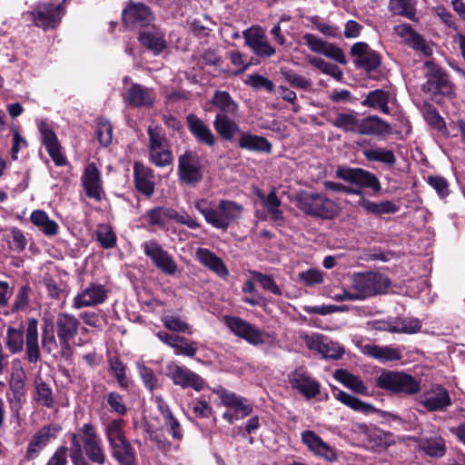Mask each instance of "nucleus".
Here are the masks:
<instances>
[{
	"mask_svg": "<svg viewBox=\"0 0 465 465\" xmlns=\"http://www.w3.org/2000/svg\"><path fill=\"white\" fill-rule=\"evenodd\" d=\"M245 84L255 90L264 89L269 93H272L275 87L272 80L259 74H252L248 75Z\"/></svg>",
	"mask_w": 465,
	"mask_h": 465,
	"instance_id": "338daca9",
	"label": "nucleus"
},
{
	"mask_svg": "<svg viewBox=\"0 0 465 465\" xmlns=\"http://www.w3.org/2000/svg\"><path fill=\"white\" fill-rule=\"evenodd\" d=\"M186 122L190 133L193 135L198 143L204 144L209 147H213L216 144L217 138L210 129L209 125L196 114H189L186 116Z\"/></svg>",
	"mask_w": 465,
	"mask_h": 465,
	"instance_id": "bb28decb",
	"label": "nucleus"
},
{
	"mask_svg": "<svg viewBox=\"0 0 465 465\" xmlns=\"http://www.w3.org/2000/svg\"><path fill=\"white\" fill-rule=\"evenodd\" d=\"M419 446L428 456L434 458L443 457L447 450L445 440L439 435L422 438Z\"/></svg>",
	"mask_w": 465,
	"mask_h": 465,
	"instance_id": "ea45409f",
	"label": "nucleus"
},
{
	"mask_svg": "<svg viewBox=\"0 0 465 465\" xmlns=\"http://www.w3.org/2000/svg\"><path fill=\"white\" fill-rule=\"evenodd\" d=\"M335 176L344 182L355 184L360 188L343 184L342 192L345 194L363 195L361 188L371 189L374 193L381 190V183L377 176L361 168H351L340 166L335 171Z\"/></svg>",
	"mask_w": 465,
	"mask_h": 465,
	"instance_id": "7ed1b4c3",
	"label": "nucleus"
},
{
	"mask_svg": "<svg viewBox=\"0 0 465 465\" xmlns=\"http://www.w3.org/2000/svg\"><path fill=\"white\" fill-rule=\"evenodd\" d=\"M377 385L381 389L406 395L416 394L420 391L419 381L400 371H383L377 378Z\"/></svg>",
	"mask_w": 465,
	"mask_h": 465,
	"instance_id": "423d86ee",
	"label": "nucleus"
},
{
	"mask_svg": "<svg viewBox=\"0 0 465 465\" xmlns=\"http://www.w3.org/2000/svg\"><path fill=\"white\" fill-rule=\"evenodd\" d=\"M139 41L154 54H159L166 48L164 33L154 24L139 32Z\"/></svg>",
	"mask_w": 465,
	"mask_h": 465,
	"instance_id": "cd10ccee",
	"label": "nucleus"
},
{
	"mask_svg": "<svg viewBox=\"0 0 465 465\" xmlns=\"http://www.w3.org/2000/svg\"><path fill=\"white\" fill-rule=\"evenodd\" d=\"M308 62L312 66L321 70L323 74L331 75L338 81L342 79V72L336 64L328 63L322 58L317 56H309Z\"/></svg>",
	"mask_w": 465,
	"mask_h": 465,
	"instance_id": "4d7b16f0",
	"label": "nucleus"
},
{
	"mask_svg": "<svg viewBox=\"0 0 465 465\" xmlns=\"http://www.w3.org/2000/svg\"><path fill=\"white\" fill-rule=\"evenodd\" d=\"M211 102L219 110L218 114L234 115L238 110L237 104L225 91H215Z\"/></svg>",
	"mask_w": 465,
	"mask_h": 465,
	"instance_id": "37998d69",
	"label": "nucleus"
},
{
	"mask_svg": "<svg viewBox=\"0 0 465 465\" xmlns=\"http://www.w3.org/2000/svg\"><path fill=\"white\" fill-rule=\"evenodd\" d=\"M52 323H54V331L61 349L70 350L71 341L78 332L80 325L78 319L73 314L59 312L55 319L52 316Z\"/></svg>",
	"mask_w": 465,
	"mask_h": 465,
	"instance_id": "9b49d317",
	"label": "nucleus"
},
{
	"mask_svg": "<svg viewBox=\"0 0 465 465\" xmlns=\"http://www.w3.org/2000/svg\"><path fill=\"white\" fill-rule=\"evenodd\" d=\"M124 425L125 421L123 419L113 420L106 424L104 432L109 446L126 440L124 431Z\"/></svg>",
	"mask_w": 465,
	"mask_h": 465,
	"instance_id": "3c124183",
	"label": "nucleus"
},
{
	"mask_svg": "<svg viewBox=\"0 0 465 465\" xmlns=\"http://www.w3.org/2000/svg\"><path fill=\"white\" fill-rule=\"evenodd\" d=\"M31 223L36 226L45 236L51 237L58 233V224L49 218L42 210H35L30 215Z\"/></svg>",
	"mask_w": 465,
	"mask_h": 465,
	"instance_id": "4c0bfd02",
	"label": "nucleus"
},
{
	"mask_svg": "<svg viewBox=\"0 0 465 465\" xmlns=\"http://www.w3.org/2000/svg\"><path fill=\"white\" fill-rule=\"evenodd\" d=\"M420 404L429 411H445L452 404V401L449 391L437 385L422 394Z\"/></svg>",
	"mask_w": 465,
	"mask_h": 465,
	"instance_id": "5701e85b",
	"label": "nucleus"
},
{
	"mask_svg": "<svg viewBox=\"0 0 465 465\" xmlns=\"http://www.w3.org/2000/svg\"><path fill=\"white\" fill-rule=\"evenodd\" d=\"M302 442L315 456L328 462H333L338 459L334 449L322 440L313 430H304L301 434Z\"/></svg>",
	"mask_w": 465,
	"mask_h": 465,
	"instance_id": "412c9836",
	"label": "nucleus"
},
{
	"mask_svg": "<svg viewBox=\"0 0 465 465\" xmlns=\"http://www.w3.org/2000/svg\"><path fill=\"white\" fill-rule=\"evenodd\" d=\"M177 173L179 181L183 183L195 186L204 177V167L199 154L191 150H186L178 158Z\"/></svg>",
	"mask_w": 465,
	"mask_h": 465,
	"instance_id": "0eeeda50",
	"label": "nucleus"
},
{
	"mask_svg": "<svg viewBox=\"0 0 465 465\" xmlns=\"http://www.w3.org/2000/svg\"><path fill=\"white\" fill-rule=\"evenodd\" d=\"M83 185L86 195L97 201L102 197V186L100 173L94 163H89L82 177Z\"/></svg>",
	"mask_w": 465,
	"mask_h": 465,
	"instance_id": "72a5a7b5",
	"label": "nucleus"
},
{
	"mask_svg": "<svg viewBox=\"0 0 465 465\" xmlns=\"http://www.w3.org/2000/svg\"><path fill=\"white\" fill-rule=\"evenodd\" d=\"M232 116L217 114L213 123L217 134L225 141H232L236 134H241L242 133L238 124Z\"/></svg>",
	"mask_w": 465,
	"mask_h": 465,
	"instance_id": "f704fd0d",
	"label": "nucleus"
},
{
	"mask_svg": "<svg viewBox=\"0 0 465 465\" xmlns=\"http://www.w3.org/2000/svg\"><path fill=\"white\" fill-rule=\"evenodd\" d=\"M335 378L352 391L362 395L368 394L367 387L358 376L347 371L339 370L335 373Z\"/></svg>",
	"mask_w": 465,
	"mask_h": 465,
	"instance_id": "c03bdc74",
	"label": "nucleus"
},
{
	"mask_svg": "<svg viewBox=\"0 0 465 465\" xmlns=\"http://www.w3.org/2000/svg\"><path fill=\"white\" fill-rule=\"evenodd\" d=\"M58 429L52 424L44 426L41 428L32 438L30 440L27 450H26V459L33 460L38 456L40 450H42L50 441L51 439H54L56 437V432Z\"/></svg>",
	"mask_w": 465,
	"mask_h": 465,
	"instance_id": "c85d7f7f",
	"label": "nucleus"
},
{
	"mask_svg": "<svg viewBox=\"0 0 465 465\" xmlns=\"http://www.w3.org/2000/svg\"><path fill=\"white\" fill-rule=\"evenodd\" d=\"M112 451V456L121 465H134L136 462V456L134 448L129 440L126 439L123 441L109 446Z\"/></svg>",
	"mask_w": 465,
	"mask_h": 465,
	"instance_id": "58836bf2",
	"label": "nucleus"
},
{
	"mask_svg": "<svg viewBox=\"0 0 465 465\" xmlns=\"http://www.w3.org/2000/svg\"><path fill=\"white\" fill-rule=\"evenodd\" d=\"M216 393L221 399L222 403L233 411L232 412L226 411L223 414V418L230 424L233 423L234 420L243 419L252 413V407L246 399L233 392H229L224 389L217 390Z\"/></svg>",
	"mask_w": 465,
	"mask_h": 465,
	"instance_id": "f8f14e48",
	"label": "nucleus"
},
{
	"mask_svg": "<svg viewBox=\"0 0 465 465\" xmlns=\"http://www.w3.org/2000/svg\"><path fill=\"white\" fill-rule=\"evenodd\" d=\"M302 40L312 52L323 54L341 64L347 63L343 51L334 44L323 41L317 35L310 33L304 34Z\"/></svg>",
	"mask_w": 465,
	"mask_h": 465,
	"instance_id": "a211bd4d",
	"label": "nucleus"
},
{
	"mask_svg": "<svg viewBox=\"0 0 465 465\" xmlns=\"http://www.w3.org/2000/svg\"><path fill=\"white\" fill-rule=\"evenodd\" d=\"M149 158L159 168L166 167L173 161V153L168 147L149 150Z\"/></svg>",
	"mask_w": 465,
	"mask_h": 465,
	"instance_id": "052dcab7",
	"label": "nucleus"
},
{
	"mask_svg": "<svg viewBox=\"0 0 465 465\" xmlns=\"http://www.w3.org/2000/svg\"><path fill=\"white\" fill-rule=\"evenodd\" d=\"M25 371L19 359L12 361V371L8 381L12 396L8 397L11 411L18 416L25 395Z\"/></svg>",
	"mask_w": 465,
	"mask_h": 465,
	"instance_id": "1a4fd4ad",
	"label": "nucleus"
},
{
	"mask_svg": "<svg viewBox=\"0 0 465 465\" xmlns=\"http://www.w3.org/2000/svg\"><path fill=\"white\" fill-rule=\"evenodd\" d=\"M166 376L174 385L183 389L192 388L200 391L205 387V381L200 375L175 361L167 363Z\"/></svg>",
	"mask_w": 465,
	"mask_h": 465,
	"instance_id": "9d476101",
	"label": "nucleus"
},
{
	"mask_svg": "<svg viewBox=\"0 0 465 465\" xmlns=\"http://www.w3.org/2000/svg\"><path fill=\"white\" fill-rule=\"evenodd\" d=\"M96 236L101 246L104 249L114 248L116 244V235L108 225H99L96 231Z\"/></svg>",
	"mask_w": 465,
	"mask_h": 465,
	"instance_id": "69168bd1",
	"label": "nucleus"
},
{
	"mask_svg": "<svg viewBox=\"0 0 465 465\" xmlns=\"http://www.w3.org/2000/svg\"><path fill=\"white\" fill-rule=\"evenodd\" d=\"M194 207L207 223L223 231H226L232 223L242 219L244 211L242 204L225 199L220 200L216 206L207 199H200L194 203Z\"/></svg>",
	"mask_w": 465,
	"mask_h": 465,
	"instance_id": "f257e3e1",
	"label": "nucleus"
},
{
	"mask_svg": "<svg viewBox=\"0 0 465 465\" xmlns=\"http://www.w3.org/2000/svg\"><path fill=\"white\" fill-rule=\"evenodd\" d=\"M125 101L134 107H147L153 104L154 95L152 90L134 84L129 88Z\"/></svg>",
	"mask_w": 465,
	"mask_h": 465,
	"instance_id": "c9c22d12",
	"label": "nucleus"
},
{
	"mask_svg": "<svg viewBox=\"0 0 465 465\" xmlns=\"http://www.w3.org/2000/svg\"><path fill=\"white\" fill-rule=\"evenodd\" d=\"M82 433L84 455L86 460L97 465H104L107 460L106 453L103 445V440L96 433L95 429L91 423H84L80 428Z\"/></svg>",
	"mask_w": 465,
	"mask_h": 465,
	"instance_id": "6e6552de",
	"label": "nucleus"
},
{
	"mask_svg": "<svg viewBox=\"0 0 465 465\" xmlns=\"http://www.w3.org/2000/svg\"><path fill=\"white\" fill-rule=\"evenodd\" d=\"M334 396L336 400L355 411L367 414L374 411L371 404L364 402L343 391H339Z\"/></svg>",
	"mask_w": 465,
	"mask_h": 465,
	"instance_id": "de8ad7c7",
	"label": "nucleus"
},
{
	"mask_svg": "<svg viewBox=\"0 0 465 465\" xmlns=\"http://www.w3.org/2000/svg\"><path fill=\"white\" fill-rule=\"evenodd\" d=\"M34 400L37 404L52 409L54 406V397L51 386L41 378L35 381Z\"/></svg>",
	"mask_w": 465,
	"mask_h": 465,
	"instance_id": "a19ab883",
	"label": "nucleus"
},
{
	"mask_svg": "<svg viewBox=\"0 0 465 465\" xmlns=\"http://www.w3.org/2000/svg\"><path fill=\"white\" fill-rule=\"evenodd\" d=\"M172 213L173 208L158 206L150 209L146 213V217L150 225L163 227L167 221L171 220Z\"/></svg>",
	"mask_w": 465,
	"mask_h": 465,
	"instance_id": "5fc2aeb1",
	"label": "nucleus"
},
{
	"mask_svg": "<svg viewBox=\"0 0 465 465\" xmlns=\"http://www.w3.org/2000/svg\"><path fill=\"white\" fill-rule=\"evenodd\" d=\"M25 357L30 363H36L41 359L37 321L29 319L25 330Z\"/></svg>",
	"mask_w": 465,
	"mask_h": 465,
	"instance_id": "c756f323",
	"label": "nucleus"
},
{
	"mask_svg": "<svg viewBox=\"0 0 465 465\" xmlns=\"http://www.w3.org/2000/svg\"><path fill=\"white\" fill-rule=\"evenodd\" d=\"M388 8L394 15L415 20L416 9L411 0H389Z\"/></svg>",
	"mask_w": 465,
	"mask_h": 465,
	"instance_id": "603ef678",
	"label": "nucleus"
},
{
	"mask_svg": "<svg viewBox=\"0 0 465 465\" xmlns=\"http://www.w3.org/2000/svg\"><path fill=\"white\" fill-rule=\"evenodd\" d=\"M289 382L293 389L309 400L320 393V383L302 367L295 369L289 375Z\"/></svg>",
	"mask_w": 465,
	"mask_h": 465,
	"instance_id": "6ab92c4d",
	"label": "nucleus"
},
{
	"mask_svg": "<svg viewBox=\"0 0 465 465\" xmlns=\"http://www.w3.org/2000/svg\"><path fill=\"white\" fill-rule=\"evenodd\" d=\"M395 34L411 48L420 51L426 56L432 54V48L427 41L409 24H401L394 27Z\"/></svg>",
	"mask_w": 465,
	"mask_h": 465,
	"instance_id": "a878e982",
	"label": "nucleus"
},
{
	"mask_svg": "<svg viewBox=\"0 0 465 465\" xmlns=\"http://www.w3.org/2000/svg\"><path fill=\"white\" fill-rule=\"evenodd\" d=\"M366 211L373 214L394 213L398 211V207L391 201L374 203L362 197L359 202Z\"/></svg>",
	"mask_w": 465,
	"mask_h": 465,
	"instance_id": "864d4df0",
	"label": "nucleus"
},
{
	"mask_svg": "<svg viewBox=\"0 0 465 465\" xmlns=\"http://www.w3.org/2000/svg\"><path fill=\"white\" fill-rule=\"evenodd\" d=\"M245 45L252 53L261 58H270L276 53L261 27H251L242 32Z\"/></svg>",
	"mask_w": 465,
	"mask_h": 465,
	"instance_id": "f3484780",
	"label": "nucleus"
},
{
	"mask_svg": "<svg viewBox=\"0 0 465 465\" xmlns=\"http://www.w3.org/2000/svg\"><path fill=\"white\" fill-rule=\"evenodd\" d=\"M31 15L37 26L45 30L54 28L61 21V6L51 3L41 4Z\"/></svg>",
	"mask_w": 465,
	"mask_h": 465,
	"instance_id": "b1692460",
	"label": "nucleus"
},
{
	"mask_svg": "<svg viewBox=\"0 0 465 465\" xmlns=\"http://www.w3.org/2000/svg\"><path fill=\"white\" fill-rule=\"evenodd\" d=\"M364 352L381 361H397L401 358V351L390 347H381L378 345H365Z\"/></svg>",
	"mask_w": 465,
	"mask_h": 465,
	"instance_id": "a18cd8bd",
	"label": "nucleus"
},
{
	"mask_svg": "<svg viewBox=\"0 0 465 465\" xmlns=\"http://www.w3.org/2000/svg\"><path fill=\"white\" fill-rule=\"evenodd\" d=\"M360 116L358 113H340L332 124L345 133L358 134Z\"/></svg>",
	"mask_w": 465,
	"mask_h": 465,
	"instance_id": "49530a36",
	"label": "nucleus"
},
{
	"mask_svg": "<svg viewBox=\"0 0 465 465\" xmlns=\"http://www.w3.org/2000/svg\"><path fill=\"white\" fill-rule=\"evenodd\" d=\"M82 433H73L71 437V449H70V459L74 465H91L86 458L84 456L83 441L81 439Z\"/></svg>",
	"mask_w": 465,
	"mask_h": 465,
	"instance_id": "6e6d98bb",
	"label": "nucleus"
},
{
	"mask_svg": "<svg viewBox=\"0 0 465 465\" xmlns=\"http://www.w3.org/2000/svg\"><path fill=\"white\" fill-rule=\"evenodd\" d=\"M107 298L104 285L91 283L74 298V308L82 309L103 303Z\"/></svg>",
	"mask_w": 465,
	"mask_h": 465,
	"instance_id": "393cba45",
	"label": "nucleus"
},
{
	"mask_svg": "<svg viewBox=\"0 0 465 465\" xmlns=\"http://www.w3.org/2000/svg\"><path fill=\"white\" fill-rule=\"evenodd\" d=\"M301 338L309 350L318 351L323 358L337 360L341 358L344 353L343 349L338 343L322 334L303 333Z\"/></svg>",
	"mask_w": 465,
	"mask_h": 465,
	"instance_id": "4468645a",
	"label": "nucleus"
},
{
	"mask_svg": "<svg viewBox=\"0 0 465 465\" xmlns=\"http://www.w3.org/2000/svg\"><path fill=\"white\" fill-rule=\"evenodd\" d=\"M197 260L219 277L225 279L229 276V271L223 262L214 252L206 248H198L195 252Z\"/></svg>",
	"mask_w": 465,
	"mask_h": 465,
	"instance_id": "7c9ffc66",
	"label": "nucleus"
},
{
	"mask_svg": "<svg viewBox=\"0 0 465 465\" xmlns=\"http://www.w3.org/2000/svg\"><path fill=\"white\" fill-rule=\"evenodd\" d=\"M238 143L240 148L247 151L267 153L272 152V144L265 137L252 134L248 132L241 133Z\"/></svg>",
	"mask_w": 465,
	"mask_h": 465,
	"instance_id": "e433bc0d",
	"label": "nucleus"
},
{
	"mask_svg": "<svg viewBox=\"0 0 465 465\" xmlns=\"http://www.w3.org/2000/svg\"><path fill=\"white\" fill-rule=\"evenodd\" d=\"M143 248L144 253L164 274L173 275L177 272V264L173 258L156 241L143 242Z\"/></svg>",
	"mask_w": 465,
	"mask_h": 465,
	"instance_id": "dca6fc26",
	"label": "nucleus"
},
{
	"mask_svg": "<svg viewBox=\"0 0 465 465\" xmlns=\"http://www.w3.org/2000/svg\"><path fill=\"white\" fill-rule=\"evenodd\" d=\"M391 126L376 115H370L359 120L358 134L382 135L391 134Z\"/></svg>",
	"mask_w": 465,
	"mask_h": 465,
	"instance_id": "473e14b6",
	"label": "nucleus"
},
{
	"mask_svg": "<svg viewBox=\"0 0 465 465\" xmlns=\"http://www.w3.org/2000/svg\"><path fill=\"white\" fill-rule=\"evenodd\" d=\"M107 403L111 412H115L118 415L124 416L127 413V407L124 403L123 396L116 392L111 391L107 395Z\"/></svg>",
	"mask_w": 465,
	"mask_h": 465,
	"instance_id": "774afa93",
	"label": "nucleus"
},
{
	"mask_svg": "<svg viewBox=\"0 0 465 465\" xmlns=\"http://www.w3.org/2000/svg\"><path fill=\"white\" fill-rule=\"evenodd\" d=\"M290 200L306 215L331 220L340 213L339 204L323 193L302 190L293 193Z\"/></svg>",
	"mask_w": 465,
	"mask_h": 465,
	"instance_id": "f03ea898",
	"label": "nucleus"
},
{
	"mask_svg": "<svg viewBox=\"0 0 465 465\" xmlns=\"http://www.w3.org/2000/svg\"><path fill=\"white\" fill-rule=\"evenodd\" d=\"M223 321L234 335L245 340L250 344L259 345L265 342L264 332L242 318L225 315Z\"/></svg>",
	"mask_w": 465,
	"mask_h": 465,
	"instance_id": "ddd939ff",
	"label": "nucleus"
},
{
	"mask_svg": "<svg viewBox=\"0 0 465 465\" xmlns=\"http://www.w3.org/2000/svg\"><path fill=\"white\" fill-rule=\"evenodd\" d=\"M390 101V93L381 89L371 91L365 99L361 102L363 106L377 109L378 107L388 104Z\"/></svg>",
	"mask_w": 465,
	"mask_h": 465,
	"instance_id": "680f3d73",
	"label": "nucleus"
},
{
	"mask_svg": "<svg viewBox=\"0 0 465 465\" xmlns=\"http://www.w3.org/2000/svg\"><path fill=\"white\" fill-rule=\"evenodd\" d=\"M42 143L45 146L48 154L57 166H64L67 163L65 156L61 152V145L52 127L45 121L39 124Z\"/></svg>",
	"mask_w": 465,
	"mask_h": 465,
	"instance_id": "4be33fe9",
	"label": "nucleus"
},
{
	"mask_svg": "<svg viewBox=\"0 0 465 465\" xmlns=\"http://www.w3.org/2000/svg\"><path fill=\"white\" fill-rule=\"evenodd\" d=\"M251 274L252 275V279L259 282L263 290L269 291L277 296L282 294L281 288L272 275L264 274L257 271L251 272Z\"/></svg>",
	"mask_w": 465,
	"mask_h": 465,
	"instance_id": "0e129e2a",
	"label": "nucleus"
},
{
	"mask_svg": "<svg viewBox=\"0 0 465 465\" xmlns=\"http://www.w3.org/2000/svg\"><path fill=\"white\" fill-rule=\"evenodd\" d=\"M43 322L42 347L47 353H51L58 348L59 344L55 337L54 323H52V316H45Z\"/></svg>",
	"mask_w": 465,
	"mask_h": 465,
	"instance_id": "79ce46f5",
	"label": "nucleus"
},
{
	"mask_svg": "<svg viewBox=\"0 0 465 465\" xmlns=\"http://www.w3.org/2000/svg\"><path fill=\"white\" fill-rule=\"evenodd\" d=\"M110 371L117 380L118 384L122 388H127L129 385L126 377V367L118 357H111L108 360Z\"/></svg>",
	"mask_w": 465,
	"mask_h": 465,
	"instance_id": "bf43d9fd",
	"label": "nucleus"
},
{
	"mask_svg": "<svg viewBox=\"0 0 465 465\" xmlns=\"http://www.w3.org/2000/svg\"><path fill=\"white\" fill-rule=\"evenodd\" d=\"M95 132L102 146L106 147L111 144L113 139V126L107 119L103 117L97 118Z\"/></svg>",
	"mask_w": 465,
	"mask_h": 465,
	"instance_id": "13d9d810",
	"label": "nucleus"
},
{
	"mask_svg": "<svg viewBox=\"0 0 465 465\" xmlns=\"http://www.w3.org/2000/svg\"><path fill=\"white\" fill-rule=\"evenodd\" d=\"M135 188L143 194L150 197L154 193L153 171L143 163H135L134 167Z\"/></svg>",
	"mask_w": 465,
	"mask_h": 465,
	"instance_id": "2f4dec72",
	"label": "nucleus"
},
{
	"mask_svg": "<svg viewBox=\"0 0 465 465\" xmlns=\"http://www.w3.org/2000/svg\"><path fill=\"white\" fill-rule=\"evenodd\" d=\"M390 285L388 276L374 272L354 273L351 280V288L355 291L359 301L385 293Z\"/></svg>",
	"mask_w": 465,
	"mask_h": 465,
	"instance_id": "20e7f679",
	"label": "nucleus"
},
{
	"mask_svg": "<svg viewBox=\"0 0 465 465\" xmlns=\"http://www.w3.org/2000/svg\"><path fill=\"white\" fill-rule=\"evenodd\" d=\"M362 154L370 162H379L391 166L396 163L393 152L384 148H365Z\"/></svg>",
	"mask_w": 465,
	"mask_h": 465,
	"instance_id": "8fccbe9b",
	"label": "nucleus"
},
{
	"mask_svg": "<svg viewBox=\"0 0 465 465\" xmlns=\"http://www.w3.org/2000/svg\"><path fill=\"white\" fill-rule=\"evenodd\" d=\"M25 339V334L22 328H7L5 342L12 354H16L23 351Z\"/></svg>",
	"mask_w": 465,
	"mask_h": 465,
	"instance_id": "09e8293b",
	"label": "nucleus"
},
{
	"mask_svg": "<svg viewBox=\"0 0 465 465\" xmlns=\"http://www.w3.org/2000/svg\"><path fill=\"white\" fill-rule=\"evenodd\" d=\"M147 134L149 137V150L168 147V141L161 127L157 125H149L147 128Z\"/></svg>",
	"mask_w": 465,
	"mask_h": 465,
	"instance_id": "e2e57ef3",
	"label": "nucleus"
},
{
	"mask_svg": "<svg viewBox=\"0 0 465 465\" xmlns=\"http://www.w3.org/2000/svg\"><path fill=\"white\" fill-rule=\"evenodd\" d=\"M123 21L130 29H138L141 32L153 25L154 16L145 5L131 4L123 11Z\"/></svg>",
	"mask_w": 465,
	"mask_h": 465,
	"instance_id": "2eb2a0df",
	"label": "nucleus"
},
{
	"mask_svg": "<svg viewBox=\"0 0 465 465\" xmlns=\"http://www.w3.org/2000/svg\"><path fill=\"white\" fill-rule=\"evenodd\" d=\"M422 73L426 81L421 84V90L431 95L449 96L453 93V85L449 75L438 64L431 61L423 64Z\"/></svg>",
	"mask_w": 465,
	"mask_h": 465,
	"instance_id": "39448f33",
	"label": "nucleus"
},
{
	"mask_svg": "<svg viewBox=\"0 0 465 465\" xmlns=\"http://www.w3.org/2000/svg\"><path fill=\"white\" fill-rule=\"evenodd\" d=\"M351 54L354 57L355 65L363 68L368 73L375 71L381 64L380 54L364 42L353 44L351 48Z\"/></svg>",
	"mask_w": 465,
	"mask_h": 465,
	"instance_id": "aec40b11",
	"label": "nucleus"
}]
</instances>
